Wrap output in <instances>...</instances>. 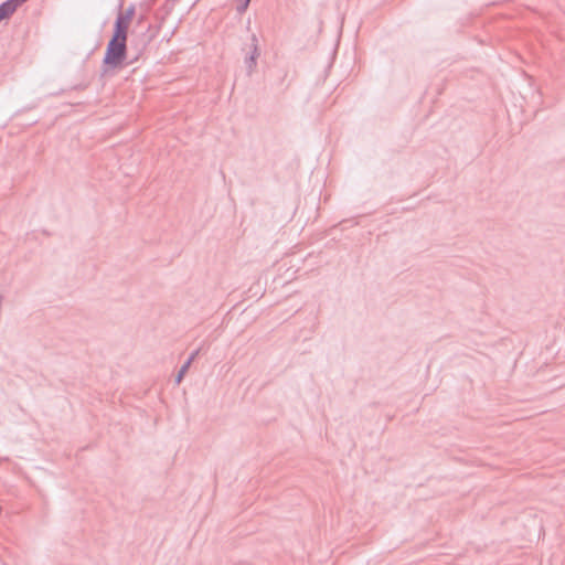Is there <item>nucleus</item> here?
<instances>
[{"label": "nucleus", "mask_w": 565, "mask_h": 565, "mask_svg": "<svg viewBox=\"0 0 565 565\" xmlns=\"http://www.w3.org/2000/svg\"><path fill=\"white\" fill-rule=\"evenodd\" d=\"M26 0H8L0 6V21L9 18Z\"/></svg>", "instance_id": "f03ea898"}, {"label": "nucleus", "mask_w": 565, "mask_h": 565, "mask_svg": "<svg viewBox=\"0 0 565 565\" xmlns=\"http://www.w3.org/2000/svg\"><path fill=\"white\" fill-rule=\"evenodd\" d=\"M256 56H257V47L255 46L254 47V53L250 55V57L247 61V64H248L249 68H252L255 65Z\"/></svg>", "instance_id": "20e7f679"}, {"label": "nucleus", "mask_w": 565, "mask_h": 565, "mask_svg": "<svg viewBox=\"0 0 565 565\" xmlns=\"http://www.w3.org/2000/svg\"><path fill=\"white\" fill-rule=\"evenodd\" d=\"M131 18L132 10H128L126 13H119L116 19L114 34L104 57V63L111 67L120 66L126 57L127 32Z\"/></svg>", "instance_id": "f257e3e1"}, {"label": "nucleus", "mask_w": 565, "mask_h": 565, "mask_svg": "<svg viewBox=\"0 0 565 565\" xmlns=\"http://www.w3.org/2000/svg\"><path fill=\"white\" fill-rule=\"evenodd\" d=\"M198 353H199V351H194V352L190 355V358L188 359V361H186V362H190V365L192 364V362H193V361H194V359L196 358Z\"/></svg>", "instance_id": "423d86ee"}, {"label": "nucleus", "mask_w": 565, "mask_h": 565, "mask_svg": "<svg viewBox=\"0 0 565 565\" xmlns=\"http://www.w3.org/2000/svg\"><path fill=\"white\" fill-rule=\"evenodd\" d=\"M190 367V362H185L175 376V383L180 384Z\"/></svg>", "instance_id": "7ed1b4c3"}, {"label": "nucleus", "mask_w": 565, "mask_h": 565, "mask_svg": "<svg viewBox=\"0 0 565 565\" xmlns=\"http://www.w3.org/2000/svg\"><path fill=\"white\" fill-rule=\"evenodd\" d=\"M249 2L250 0H241V3L237 6V10L239 12H244L248 8Z\"/></svg>", "instance_id": "39448f33"}]
</instances>
